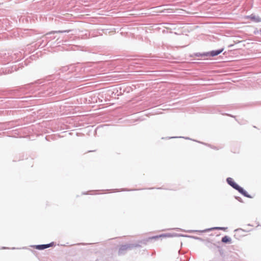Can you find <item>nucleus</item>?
<instances>
[{"label":"nucleus","instance_id":"2","mask_svg":"<svg viewBox=\"0 0 261 261\" xmlns=\"http://www.w3.org/2000/svg\"><path fill=\"white\" fill-rule=\"evenodd\" d=\"M54 245V243L52 242L51 243L46 244V245H39L35 246V248L38 250H43L47 248L52 247Z\"/></svg>","mask_w":261,"mask_h":261},{"label":"nucleus","instance_id":"4","mask_svg":"<svg viewBox=\"0 0 261 261\" xmlns=\"http://www.w3.org/2000/svg\"><path fill=\"white\" fill-rule=\"evenodd\" d=\"M223 50V49H219V50H213L211 52H210L209 53H208V54H209L210 56H212V57H214V56H217L218 55H219L220 53H221Z\"/></svg>","mask_w":261,"mask_h":261},{"label":"nucleus","instance_id":"3","mask_svg":"<svg viewBox=\"0 0 261 261\" xmlns=\"http://www.w3.org/2000/svg\"><path fill=\"white\" fill-rule=\"evenodd\" d=\"M245 18L246 19H249L251 21H254L256 22H258L261 21V19L258 16H255V15H253V14H251L250 16H246L245 17Z\"/></svg>","mask_w":261,"mask_h":261},{"label":"nucleus","instance_id":"6","mask_svg":"<svg viewBox=\"0 0 261 261\" xmlns=\"http://www.w3.org/2000/svg\"><path fill=\"white\" fill-rule=\"evenodd\" d=\"M127 248H128V247H127V246H125V245L122 246L120 248L119 251H123V250H125V249H126Z\"/></svg>","mask_w":261,"mask_h":261},{"label":"nucleus","instance_id":"5","mask_svg":"<svg viewBox=\"0 0 261 261\" xmlns=\"http://www.w3.org/2000/svg\"><path fill=\"white\" fill-rule=\"evenodd\" d=\"M230 241V238L227 236H225L222 238V242L223 243H228Z\"/></svg>","mask_w":261,"mask_h":261},{"label":"nucleus","instance_id":"7","mask_svg":"<svg viewBox=\"0 0 261 261\" xmlns=\"http://www.w3.org/2000/svg\"><path fill=\"white\" fill-rule=\"evenodd\" d=\"M158 238H159L158 236H155V237H153L152 238H153V239H157Z\"/></svg>","mask_w":261,"mask_h":261},{"label":"nucleus","instance_id":"1","mask_svg":"<svg viewBox=\"0 0 261 261\" xmlns=\"http://www.w3.org/2000/svg\"><path fill=\"white\" fill-rule=\"evenodd\" d=\"M227 181L229 185H230L231 187H232L234 189L238 190L240 193L245 196V197L248 198H252V196L248 195L247 192H246L244 189L240 187L238 185H237L233 179L232 178L228 177L227 178Z\"/></svg>","mask_w":261,"mask_h":261}]
</instances>
